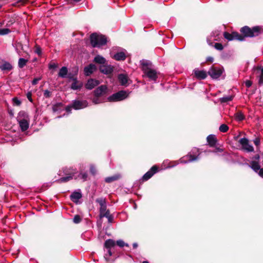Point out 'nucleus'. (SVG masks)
<instances>
[{
	"instance_id": "f704fd0d",
	"label": "nucleus",
	"mask_w": 263,
	"mask_h": 263,
	"mask_svg": "<svg viewBox=\"0 0 263 263\" xmlns=\"http://www.w3.org/2000/svg\"><path fill=\"white\" fill-rule=\"evenodd\" d=\"M232 99H233L232 96H229L224 97L221 99V101L222 102H227L230 101H231L232 100Z\"/></svg>"
},
{
	"instance_id": "473e14b6",
	"label": "nucleus",
	"mask_w": 263,
	"mask_h": 263,
	"mask_svg": "<svg viewBox=\"0 0 263 263\" xmlns=\"http://www.w3.org/2000/svg\"><path fill=\"white\" fill-rule=\"evenodd\" d=\"M10 32V30L8 28L0 29V35H4Z\"/></svg>"
},
{
	"instance_id": "c85d7f7f",
	"label": "nucleus",
	"mask_w": 263,
	"mask_h": 263,
	"mask_svg": "<svg viewBox=\"0 0 263 263\" xmlns=\"http://www.w3.org/2000/svg\"><path fill=\"white\" fill-rule=\"evenodd\" d=\"M236 120L240 121L244 119V116L241 112H237L234 115Z\"/></svg>"
},
{
	"instance_id": "e433bc0d",
	"label": "nucleus",
	"mask_w": 263,
	"mask_h": 263,
	"mask_svg": "<svg viewBox=\"0 0 263 263\" xmlns=\"http://www.w3.org/2000/svg\"><path fill=\"white\" fill-rule=\"evenodd\" d=\"M90 172L92 175H95L97 173V170L95 166L93 165H91L90 166Z\"/></svg>"
},
{
	"instance_id": "dca6fc26",
	"label": "nucleus",
	"mask_w": 263,
	"mask_h": 263,
	"mask_svg": "<svg viewBox=\"0 0 263 263\" xmlns=\"http://www.w3.org/2000/svg\"><path fill=\"white\" fill-rule=\"evenodd\" d=\"M20 126L22 131L27 130L29 127V121L27 119L18 120Z\"/></svg>"
},
{
	"instance_id": "5701e85b",
	"label": "nucleus",
	"mask_w": 263,
	"mask_h": 263,
	"mask_svg": "<svg viewBox=\"0 0 263 263\" xmlns=\"http://www.w3.org/2000/svg\"><path fill=\"white\" fill-rule=\"evenodd\" d=\"M126 55L124 52H119L115 54L113 58L117 61L124 60L125 59Z\"/></svg>"
},
{
	"instance_id": "f8f14e48",
	"label": "nucleus",
	"mask_w": 263,
	"mask_h": 263,
	"mask_svg": "<svg viewBox=\"0 0 263 263\" xmlns=\"http://www.w3.org/2000/svg\"><path fill=\"white\" fill-rule=\"evenodd\" d=\"M99 81L91 79L88 80L87 83L86 84L85 87L88 89H92L96 86L99 85Z\"/></svg>"
},
{
	"instance_id": "a18cd8bd",
	"label": "nucleus",
	"mask_w": 263,
	"mask_h": 263,
	"mask_svg": "<svg viewBox=\"0 0 263 263\" xmlns=\"http://www.w3.org/2000/svg\"><path fill=\"white\" fill-rule=\"evenodd\" d=\"M254 144L258 146L259 144V143H260V140H259V139L257 138H255L254 140Z\"/></svg>"
},
{
	"instance_id": "a19ab883",
	"label": "nucleus",
	"mask_w": 263,
	"mask_h": 263,
	"mask_svg": "<svg viewBox=\"0 0 263 263\" xmlns=\"http://www.w3.org/2000/svg\"><path fill=\"white\" fill-rule=\"evenodd\" d=\"M79 177H80L81 179H83L84 180H85L87 178V174L86 173H81L79 175Z\"/></svg>"
},
{
	"instance_id": "8fccbe9b",
	"label": "nucleus",
	"mask_w": 263,
	"mask_h": 263,
	"mask_svg": "<svg viewBox=\"0 0 263 263\" xmlns=\"http://www.w3.org/2000/svg\"><path fill=\"white\" fill-rule=\"evenodd\" d=\"M207 61H210V62H213V58L212 57H208L207 58Z\"/></svg>"
},
{
	"instance_id": "6e6d98bb",
	"label": "nucleus",
	"mask_w": 263,
	"mask_h": 263,
	"mask_svg": "<svg viewBox=\"0 0 263 263\" xmlns=\"http://www.w3.org/2000/svg\"><path fill=\"white\" fill-rule=\"evenodd\" d=\"M55 108H56V107H55V106H54V107H53V111H56V109H55Z\"/></svg>"
},
{
	"instance_id": "c756f323",
	"label": "nucleus",
	"mask_w": 263,
	"mask_h": 263,
	"mask_svg": "<svg viewBox=\"0 0 263 263\" xmlns=\"http://www.w3.org/2000/svg\"><path fill=\"white\" fill-rule=\"evenodd\" d=\"M28 59H25L23 58H20L18 60V66L20 68H23L27 63Z\"/></svg>"
},
{
	"instance_id": "13d9d810",
	"label": "nucleus",
	"mask_w": 263,
	"mask_h": 263,
	"mask_svg": "<svg viewBox=\"0 0 263 263\" xmlns=\"http://www.w3.org/2000/svg\"><path fill=\"white\" fill-rule=\"evenodd\" d=\"M16 103L18 105L20 104V102L18 101H16Z\"/></svg>"
},
{
	"instance_id": "1a4fd4ad",
	"label": "nucleus",
	"mask_w": 263,
	"mask_h": 263,
	"mask_svg": "<svg viewBox=\"0 0 263 263\" xmlns=\"http://www.w3.org/2000/svg\"><path fill=\"white\" fill-rule=\"evenodd\" d=\"M223 70L221 68L219 67H212L211 68L208 73L213 79L218 78L222 73Z\"/></svg>"
},
{
	"instance_id": "f257e3e1",
	"label": "nucleus",
	"mask_w": 263,
	"mask_h": 263,
	"mask_svg": "<svg viewBox=\"0 0 263 263\" xmlns=\"http://www.w3.org/2000/svg\"><path fill=\"white\" fill-rule=\"evenodd\" d=\"M108 91L107 87L106 85H101L98 87L93 91V98L92 101L93 104H98L103 102L102 97L106 95Z\"/></svg>"
},
{
	"instance_id": "2f4dec72",
	"label": "nucleus",
	"mask_w": 263,
	"mask_h": 263,
	"mask_svg": "<svg viewBox=\"0 0 263 263\" xmlns=\"http://www.w3.org/2000/svg\"><path fill=\"white\" fill-rule=\"evenodd\" d=\"M118 178L119 177L117 176H114L111 177H107L105 178V181L106 182L109 183L117 180Z\"/></svg>"
},
{
	"instance_id": "09e8293b",
	"label": "nucleus",
	"mask_w": 263,
	"mask_h": 263,
	"mask_svg": "<svg viewBox=\"0 0 263 263\" xmlns=\"http://www.w3.org/2000/svg\"><path fill=\"white\" fill-rule=\"evenodd\" d=\"M57 66L55 64L50 65V68H57Z\"/></svg>"
},
{
	"instance_id": "cd10ccee",
	"label": "nucleus",
	"mask_w": 263,
	"mask_h": 263,
	"mask_svg": "<svg viewBox=\"0 0 263 263\" xmlns=\"http://www.w3.org/2000/svg\"><path fill=\"white\" fill-rule=\"evenodd\" d=\"M73 175V173H70L67 174V176L61 178L59 181L61 182L68 181L72 178Z\"/></svg>"
},
{
	"instance_id": "4c0bfd02",
	"label": "nucleus",
	"mask_w": 263,
	"mask_h": 263,
	"mask_svg": "<svg viewBox=\"0 0 263 263\" xmlns=\"http://www.w3.org/2000/svg\"><path fill=\"white\" fill-rule=\"evenodd\" d=\"M81 218L79 215H76L73 218V222L76 223H78L81 221Z\"/></svg>"
},
{
	"instance_id": "f03ea898",
	"label": "nucleus",
	"mask_w": 263,
	"mask_h": 263,
	"mask_svg": "<svg viewBox=\"0 0 263 263\" xmlns=\"http://www.w3.org/2000/svg\"><path fill=\"white\" fill-rule=\"evenodd\" d=\"M90 42L93 47H100L106 43L107 40L104 35L93 33L90 36Z\"/></svg>"
},
{
	"instance_id": "c9c22d12",
	"label": "nucleus",
	"mask_w": 263,
	"mask_h": 263,
	"mask_svg": "<svg viewBox=\"0 0 263 263\" xmlns=\"http://www.w3.org/2000/svg\"><path fill=\"white\" fill-rule=\"evenodd\" d=\"M97 201L99 203L100 207L106 206L105 201L103 198L98 199Z\"/></svg>"
},
{
	"instance_id": "9b49d317",
	"label": "nucleus",
	"mask_w": 263,
	"mask_h": 263,
	"mask_svg": "<svg viewBox=\"0 0 263 263\" xmlns=\"http://www.w3.org/2000/svg\"><path fill=\"white\" fill-rule=\"evenodd\" d=\"M254 73L259 78V84H263V67H256L254 69Z\"/></svg>"
},
{
	"instance_id": "7ed1b4c3",
	"label": "nucleus",
	"mask_w": 263,
	"mask_h": 263,
	"mask_svg": "<svg viewBox=\"0 0 263 263\" xmlns=\"http://www.w3.org/2000/svg\"><path fill=\"white\" fill-rule=\"evenodd\" d=\"M142 70L144 74L150 79L153 81L156 80L157 72L155 70L152 68L151 65L147 62L142 63Z\"/></svg>"
},
{
	"instance_id": "4d7b16f0",
	"label": "nucleus",
	"mask_w": 263,
	"mask_h": 263,
	"mask_svg": "<svg viewBox=\"0 0 263 263\" xmlns=\"http://www.w3.org/2000/svg\"><path fill=\"white\" fill-rule=\"evenodd\" d=\"M3 25V23H0V27H1Z\"/></svg>"
},
{
	"instance_id": "bf43d9fd",
	"label": "nucleus",
	"mask_w": 263,
	"mask_h": 263,
	"mask_svg": "<svg viewBox=\"0 0 263 263\" xmlns=\"http://www.w3.org/2000/svg\"><path fill=\"white\" fill-rule=\"evenodd\" d=\"M142 263H148V261H143Z\"/></svg>"
},
{
	"instance_id": "4be33fe9",
	"label": "nucleus",
	"mask_w": 263,
	"mask_h": 263,
	"mask_svg": "<svg viewBox=\"0 0 263 263\" xmlns=\"http://www.w3.org/2000/svg\"><path fill=\"white\" fill-rule=\"evenodd\" d=\"M207 141L209 145L211 147L214 146L216 142V138L213 135H210L208 136Z\"/></svg>"
},
{
	"instance_id": "6e6552de",
	"label": "nucleus",
	"mask_w": 263,
	"mask_h": 263,
	"mask_svg": "<svg viewBox=\"0 0 263 263\" xmlns=\"http://www.w3.org/2000/svg\"><path fill=\"white\" fill-rule=\"evenodd\" d=\"M250 167L261 178H263V168H261L257 161H252L250 163Z\"/></svg>"
},
{
	"instance_id": "de8ad7c7",
	"label": "nucleus",
	"mask_w": 263,
	"mask_h": 263,
	"mask_svg": "<svg viewBox=\"0 0 263 263\" xmlns=\"http://www.w3.org/2000/svg\"><path fill=\"white\" fill-rule=\"evenodd\" d=\"M31 94L30 92H29L27 94V98L28 99V100L30 101V102H32V99H31Z\"/></svg>"
},
{
	"instance_id": "6ab92c4d",
	"label": "nucleus",
	"mask_w": 263,
	"mask_h": 263,
	"mask_svg": "<svg viewBox=\"0 0 263 263\" xmlns=\"http://www.w3.org/2000/svg\"><path fill=\"white\" fill-rule=\"evenodd\" d=\"M196 77L199 79H204L207 77L206 72L203 70L196 69L194 70Z\"/></svg>"
},
{
	"instance_id": "423d86ee",
	"label": "nucleus",
	"mask_w": 263,
	"mask_h": 263,
	"mask_svg": "<svg viewBox=\"0 0 263 263\" xmlns=\"http://www.w3.org/2000/svg\"><path fill=\"white\" fill-rule=\"evenodd\" d=\"M88 106V102L87 101H79L76 100L73 102L72 106H68L66 109L67 111H70L71 108L73 107L75 109H80L84 108Z\"/></svg>"
},
{
	"instance_id": "a211bd4d",
	"label": "nucleus",
	"mask_w": 263,
	"mask_h": 263,
	"mask_svg": "<svg viewBox=\"0 0 263 263\" xmlns=\"http://www.w3.org/2000/svg\"><path fill=\"white\" fill-rule=\"evenodd\" d=\"M197 159V157L191 154L186 156L180 159L181 163H187Z\"/></svg>"
},
{
	"instance_id": "a878e982",
	"label": "nucleus",
	"mask_w": 263,
	"mask_h": 263,
	"mask_svg": "<svg viewBox=\"0 0 263 263\" xmlns=\"http://www.w3.org/2000/svg\"><path fill=\"white\" fill-rule=\"evenodd\" d=\"M68 73V69L66 67H62L59 72V76L61 78H65Z\"/></svg>"
},
{
	"instance_id": "ddd939ff",
	"label": "nucleus",
	"mask_w": 263,
	"mask_h": 263,
	"mask_svg": "<svg viewBox=\"0 0 263 263\" xmlns=\"http://www.w3.org/2000/svg\"><path fill=\"white\" fill-rule=\"evenodd\" d=\"M157 166H153L149 171L147 172L146 173L144 174V175L143 176V179L144 180H147L150 178H151L152 176L157 172Z\"/></svg>"
},
{
	"instance_id": "864d4df0",
	"label": "nucleus",
	"mask_w": 263,
	"mask_h": 263,
	"mask_svg": "<svg viewBox=\"0 0 263 263\" xmlns=\"http://www.w3.org/2000/svg\"><path fill=\"white\" fill-rule=\"evenodd\" d=\"M255 158H256V159L258 160V159H259V155H256V156H255Z\"/></svg>"
},
{
	"instance_id": "412c9836",
	"label": "nucleus",
	"mask_w": 263,
	"mask_h": 263,
	"mask_svg": "<svg viewBox=\"0 0 263 263\" xmlns=\"http://www.w3.org/2000/svg\"><path fill=\"white\" fill-rule=\"evenodd\" d=\"M82 85L83 84L81 82L78 81L76 79H73L71 88L73 90L79 89L82 87Z\"/></svg>"
},
{
	"instance_id": "7c9ffc66",
	"label": "nucleus",
	"mask_w": 263,
	"mask_h": 263,
	"mask_svg": "<svg viewBox=\"0 0 263 263\" xmlns=\"http://www.w3.org/2000/svg\"><path fill=\"white\" fill-rule=\"evenodd\" d=\"M0 68L2 70H10L12 68V66L9 63H5L1 65Z\"/></svg>"
},
{
	"instance_id": "ea45409f",
	"label": "nucleus",
	"mask_w": 263,
	"mask_h": 263,
	"mask_svg": "<svg viewBox=\"0 0 263 263\" xmlns=\"http://www.w3.org/2000/svg\"><path fill=\"white\" fill-rule=\"evenodd\" d=\"M117 244L118 246L121 247H123L125 245V243L122 240H119L117 241ZM126 246H127V245H126Z\"/></svg>"
},
{
	"instance_id": "20e7f679",
	"label": "nucleus",
	"mask_w": 263,
	"mask_h": 263,
	"mask_svg": "<svg viewBox=\"0 0 263 263\" xmlns=\"http://www.w3.org/2000/svg\"><path fill=\"white\" fill-rule=\"evenodd\" d=\"M128 96V93L126 91L121 90L109 96L107 100L109 102L120 101L126 99Z\"/></svg>"
},
{
	"instance_id": "58836bf2",
	"label": "nucleus",
	"mask_w": 263,
	"mask_h": 263,
	"mask_svg": "<svg viewBox=\"0 0 263 263\" xmlns=\"http://www.w3.org/2000/svg\"><path fill=\"white\" fill-rule=\"evenodd\" d=\"M214 46L216 49L219 50H221L223 49V46L220 43H216Z\"/></svg>"
},
{
	"instance_id": "39448f33",
	"label": "nucleus",
	"mask_w": 263,
	"mask_h": 263,
	"mask_svg": "<svg viewBox=\"0 0 263 263\" xmlns=\"http://www.w3.org/2000/svg\"><path fill=\"white\" fill-rule=\"evenodd\" d=\"M240 31L245 36L253 37L258 35L259 28L258 27H254L251 29L247 26H245L242 27Z\"/></svg>"
},
{
	"instance_id": "c03bdc74",
	"label": "nucleus",
	"mask_w": 263,
	"mask_h": 263,
	"mask_svg": "<svg viewBox=\"0 0 263 263\" xmlns=\"http://www.w3.org/2000/svg\"><path fill=\"white\" fill-rule=\"evenodd\" d=\"M41 79V78H35L33 79V80L32 81V84L33 85H35L37 83V82Z\"/></svg>"
},
{
	"instance_id": "4468645a",
	"label": "nucleus",
	"mask_w": 263,
	"mask_h": 263,
	"mask_svg": "<svg viewBox=\"0 0 263 263\" xmlns=\"http://www.w3.org/2000/svg\"><path fill=\"white\" fill-rule=\"evenodd\" d=\"M118 80L121 84L123 86H127L129 84V79L127 75L124 74H120L118 76Z\"/></svg>"
},
{
	"instance_id": "9d476101",
	"label": "nucleus",
	"mask_w": 263,
	"mask_h": 263,
	"mask_svg": "<svg viewBox=\"0 0 263 263\" xmlns=\"http://www.w3.org/2000/svg\"><path fill=\"white\" fill-rule=\"evenodd\" d=\"M224 37L229 41H232L234 40H237L239 41H243L244 37L238 34L237 32H233L232 33L228 32L224 33Z\"/></svg>"
},
{
	"instance_id": "5fc2aeb1",
	"label": "nucleus",
	"mask_w": 263,
	"mask_h": 263,
	"mask_svg": "<svg viewBox=\"0 0 263 263\" xmlns=\"http://www.w3.org/2000/svg\"><path fill=\"white\" fill-rule=\"evenodd\" d=\"M108 218V221H109V222H110V221H111V219H112V218L111 217V216H110V218Z\"/></svg>"
},
{
	"instance_id": "3c124183",
	"label": "nucleus",
	"mask_w": 263,
	"mask_h": 263,
	"mask_svg": "<svg viewBox=\"0 0 263 263\" xmlns=\"http://www.w3.org/2000/svg\"><path fill=\"white\" fill-rule=\"evenodd\" d=\"M35 52H36L38 54H40L41 53V51L40 49H39V48H37V49H36Z\"/></svg>"
},
{
	"instance_id": "603ef678",
	"label": "nucleus",
	"mask_w": 263,
	"mask_h": 263,
	"mask_svg": "<svg viewBox=\"0 0 263 263\" xmlns=\"http://www.w3.org/2000/svg\"><path fill=\"white\" fill-rule=\"evenodd\" d=\"M138 246V245L136 243L133 244V247L134 248H136Z\"/></svg>"
},
{
	"instance_id": "72a5a7b5",
	"label": "nucleus",
	"mask_w": 263,
	"mask_h": 263,
	"mask_svg": "<svg viewBox=\"0 0 263 263\" xmlns=\"http://www.w3.org/2000/svg\"><path fill=\"white\" fill-rule=\"evenodd\" d=\"M228 129H229L228 126L226 124H222L219 127L220 131L221 132H223V133H225V132H227Z\"/></svg>"
},
{
	"instance_id": "0eeeda50",
	"label": "nucleus",
	"mask_w": 263,
	"mask_h": 263,
	"mask_svg": "<svg viewBox=\"0 0 263 263\" xmlns=\"http://www.w3.org/2000/svg\"><path fill=\"white\" fill-rule=\"evenodd\" d=\"M239 143L241 145L242 148L243 150L248 152H252L254 151L253 146L249 144L248 139L243 138L239 140Z\"/></svg>"
},
{
	"instance_id": "37998d69",
	"label": "nucleus",
	"mask_w": 263,
	"mask_h": 263,
	"mask_svg": "<svg viewBox=\"0 0 263 263\" xmlns=\"http://www.w3.org/2000/svg\"><path fill=\"white\" fill-rule=\"evenodd\" d=\"M107 253H108V257L107 256V254H106L105 256V258L106 260H109V257L111 255V254H112L111 252L110 249H109L108 250Z\"/></svg>"
},
{
	"instance_id": "2eb2a0df",
	"label": "nucleus",
	"mask_w": 263,
	"mask_h": 263,
	"mask_svg": "<svg viewBox=\"0 0 263 263\" xmlns=\"http://www.w3.org/2000/svg\"><path fill=\"white\" fill-rule=\"evenodd\" d=\"M100 70L104 74H110L112 71V67L110 65L104 64L100 66Z\"/></svg>"
},
{
	"instance_id": "393cba45",
	"label": "nucleus",
	"mask_w": 263,
	"mask_h": 263,
	"mask_svg": "<svg viewBox=\"0 0 263 263\" xmlns=\"http://www.w3.org/2000/svg\"><path fill=\"white\" fill-rule=\"evenodd\" d=\"M94 62L96 63L104 64L106 62L105 59L101 55H98L94 58Z\"/></svg>"
},
{
	"instance_id": "b1692460",
	"label": "nucleus",
	"mask_w": 263,
	"mask_h": 263,
	"mask_svg": "<svg viewBox=\"0 0 263 263\" xmlns=\"http://www.w3.org/2000/svg\"><path fill=\"white\" fill-rule=\"evenodd\" d=\"M81 197V194L77 192H73L70 196L71 200L75 202H77Z\"/></svg>"
},
{
	"instance_id": "bb28decb",
	"label": "nucleus",
	"mask_w": 263,
	"mask_h": 263,
	"mask_svg": "<svg viewBox=\"0 0 263 263\" xmlns=\"http://www.w3.org/2000/svg\"><path fill=\"white\" fill-rule=\"evenodd\" d=\"M115 241L110 239L106 240L105 242V247L108 249H110L111 248L114 247L115 246Z\"/></svg>"
},
{
	"instance_id": "49530a36",
	"label": "nucleus",
	"mask_w": 263,
	"mask_h": 263,
	"mask_svg": "<svg viewBox=\"0 0 263 263\" xmlns=\"http://www.w3.org/2000/svg\"><path fill=\"white\" fill-rule=\"evenodd\" d=\"M245 84H246V86L247 87H250L251 85H252V82L250 81H247L246 82H245Z\"/></svg>"
},
{
	"instance_id": "aec40b11",
	"label": "nucleus",
	"mask_w": 263,
	"mask_h": 263,
	"mask_svg": "<svg viewBox=\"0 0 263 263\" xmlns=\"http://www.w3.org/2000/svg\"><path fill=\"white\" fill-rule=\"evenodd\" d=\"M100 216L101 217H106V218H110L109 211L106 210V206L100 207Z\"/></svg>"
},
{
	"instance_id": "f3484780",
	"label": "nucleus",
	"mask_w": 263,
	"mask_h": 263,
	"mask_svg": "<svg viewBox=\"0 0 263 263\" xmlns=\"http://www.w3.org/2000/svg\"><path fill=\"white\" fill-rule=\"evenodd\" d=\"M96 66L94 64H90L84 68V73L86 76H89L96 70Z\"/></svg>"
},
{
	"instance_id": "79ce46f5",
	"label": "nucleus",
	"mask_w": 263,
	"mask_h": 263,
	"mask_svg": "<svg viewBox=\"0 0 263 263\" xmlns=\"http://www.w3.org/2000/svg\"><path fill=\"white\" fill-rule=\"evenodd\" d=\"M51 92L48 90H45L44 92V96L46 98H49L50 97Z\"/></svg>"
}]
</instances>
